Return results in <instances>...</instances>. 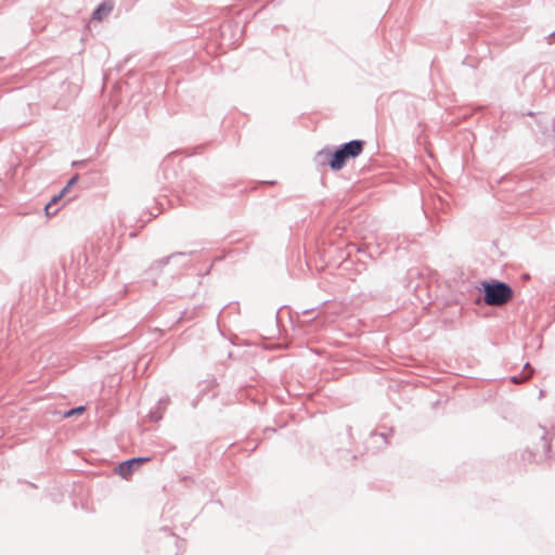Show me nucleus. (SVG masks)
<instances>
[{"mask_svg": "<svg viewBox=\"0 0 555 555\" xmlns=\"http://www.w3.org/2000/svg\"><path fill=\"white\" fill-rule=\"evenodd\" d=\"M485 302L488 306H503L513 298V289L503 282L482 283Z\"/></svg>", "mask_w": 555, "mask_h": 555, "instance_id": "f257e3e1", "label": "nucleus"}, {"mask_svg": "<svg viewBox=\"0 0 555 555\" xmlns=\"http://www.w3.org/2000/svg\"><path fill=\"white\" fill-rule=\"evenodd\" d=\"M364 147V142L360 140H353L345 145H343L339 150H337L330 162V166L334 170L341 169L347 159L354 158L359 156Z\"/></svg>", "mask_w": 555, "mask_h": 555, "instance_id": "f03ea898", "label": "nucleus"}, {"mask_svg": "<svg viewBox=\"0 0 555 555\" xmlns=\"http://www.w3.org/2000/svg\"><path fill=\"white\" fill-rule=\"evenodd\" d=\"M151 461V457H133L131 460L121 462L116 468L115 472L124 479L129 480L135 469L140 467V465L147 463Z\"/></svg>", "mask_w": 555, "mask_h": 555, "instance_id": "7ed1b4c3", "label": "nucleus"}, {"mask_svg": "<svg viewBox=\"0 0 555 555\" xmlns=\"http://www.w3.org/2000/svg\"><path fill=\"white\" fill-rule=\"evenodd\" d=\"M532 374L533 369L530 366L529 363H526L520 376H512L511 382L514 384H521L524 382H527L532 376Z\"/></svg>", "mask_w": 555, "mask_h": 555, "instance_id": "20e7f679", "label": "nucleus"}, {"mask_svg": "<svg viewBox=\"0 0 555 555\" xmlns=\"http://www.w3.org/2000/svg\"><path fill=\"white\" fill-rule=\"evenodd\" d=\"M113 10V4L104 2L102 3L93 13V18L101 21L104 16H106Z\"/></svg>", "mask_w": 555, "mask_h": 555, "instance_id": "39448f33", "label": "nucleus"}, {"mask_svg": "<svg viewBox=\"0 0 555 555\" xmlns=\"http://www.w3.org/2000/svg\"><path fill=\"white\" fill-rule=\"evenodd\" d=\"M66 193H63V190L60 192V194L53 196L51 198V201L46 205L44 207V210H46V215L48 217L52 216V215H55L56 214V210H53L52 211V207L54 205H56L59 203V201H61V198L65 195Z\"/></svg>", "mask_w": 555, "mask_h": 555, "instance_id": "423d86ee", "label": "nucleus"}, {"mask_svg": "<svg viewBox=\"0 0 555 555\" xmlns=\"http://www.w3.org/2000/svg\"><path fill=\"white\" fill-rule=\"evenodd\" d=\"M85 411V408L83 406H78V408H75V409H72L67 412H65L64 416L65 417H70L73 415H76V414H80Z\"/></svg>", "mask_w": 555, "mask_h": 555, "instance_id": "0eeeda50", "label": "nucleus"}, {"mask_svg": "<svg viewBox=\"0 0 555 555\" xmlns=\"http://www.w3.org/2000/svg\"><path fill=\"white\" fill-rule=\"evenodd\" d=\"M77 177H73L66 184V186L63 189V193H67L68 190L76 183Z\"/></svg>", "mask_w": 555, "mask_h": 555, "instance_id": "6e6552de", "label": "nucleus"}]
</instances>
